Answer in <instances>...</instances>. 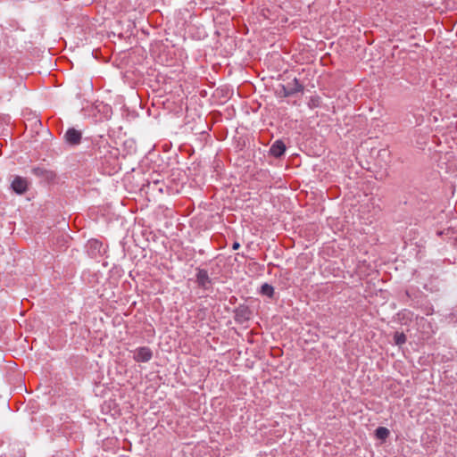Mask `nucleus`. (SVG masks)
Returning <instances> with one entry per match:
<instances>
[{"mask_svg": "<svg viewBox=\"0 0 457 457\" xmlns=\"http://www.w3.org/2000/svg\"><path fill=\"white\" fill-rule=\"evenodd\" d=\"M286 152V145L281 140H276L270 147L269 153L275 158L281 157Z\"/></svg>", "mask_w": 457, "mask_h": 457, "instance_id": "1a4fd4ad", "label": "nucleus"}, {"mask_svg": "<svg viewBox=\"0 0 457 457\" xmlns=\"http://www.w3.org/2000/svg\"><path fill=\"white\" fill-rule=\"evenodd\" d=\"M375 435L377 438L381 440H386L389 436V430L385 427H378L375 430Z\"/></svg>", "mask_w": 457, "mask_h": 457, "instance_id": "f8f14e48", "label": "nucleus"}, {"mask_svg": "<svg viewBox=\"0 0 457 457\" xmlns=\"http://www.w3.org/2000/svg\"><path fill=\"white\" fill-rule=\"evenodd\" d=\"M251 311L246 305H239L235 310V320L239 323H243L249 320L251 318Z\"/></svg>", "mask_w": 457, "mask_h": 457, "instance_id": "0eeeda50", "label": "nucleus"}, {"mask_svg": "<svg viewBox=\"0 0 457 457\" xmlns=\"http://www.w3.org/2000/svg\"><path fill=\"white\" fill-rule=\"evenodd\" d=\"M11 187L16 194L22 195L28 189V181L22 177L16 176L11 184Z\"/></svg>", "mask_w": 457, "mask_h": 457, "instance_id": "423d86ee", "label": "nucleus"}, {"mask_svg": "<svg viewBox=\"0 0 457 457\" xmlns=\"http://www.w3.org/2000/svg\"><path fill=\"white\" fill-rule=\"evenodd\" d=\"M102 247V242L98 241L97 239H91L87 243L88 253L92 256H96V254L100 253Z\"/></svg>", "mask_w": 457, "mask_h": 457, "instance_id": "9d476101", "label": "nucleus"}, {"mask_svg": "<svg viewBox=\"0 0 457 457\" xmlns=\"http://www.w3.org/2000/svg\"><path fill=\"white\" fill-rule=\"evenodd\" d=\"M260 293L262 295L268 296L269 298H273L275 291L274 287L271 285L264 283L261 287Z\"/></svg>", "mask_w": 457, "mask_h": 457, "instance_id": "9b49d317", "label": "nucleus"}, {"mask_svg": "<svg viewBox=\"0 0 457 457\" xmlns=\"http://www.w3.org/2000/svg\"><path fill=\"white\" fill-rule=\"evenodd\" d=\"M196 283L199 287L208 290L212 287V279L208 275V271L204 269H197Z\"/></svg>", "mask_w": 457, "mask_h": 457, "instance_id": "39448f33", "label": "nucleus"}, {"mask_svg": "<svg viewBox=\"0 0 457 457\" xmlns=\"http://www.w3.org/2000/svg\"><path fill=\"white\" fill-rule=\"evenodd\" d=\"M239 247H240V244L238 242L236 241L233 243V245H232L233 250H237V249H239Z\"/></svg>", "mask_w": 457, "mask_h": 457, "instance_id": "2eb2a0df", "label": "nucleus"}, {"mask_svg": "<svg viewBox=\"0 0 457 457\" xmlns=\"http://www.w3.org/2000/svg\"><path fill=\"white\" fill-rule=\"evenodd\" d=\"M303 85L298 79L295 78L292 82H289L287 85H280L278 95L282 97H288L297 93H303Z\"/></svg>", "mask_w": 457, "mask_h": 457, "instance_id": "f03ea898", "label": "nucleus"}, {"mask_svg": "<svg viewBox=\"0 0 457 457\" xmlns=\"http://www.w3.org/2000/svg\"><path fill=\"white\" fill-rule=\"evenodd\" d=\"M407 337L403 332H395L394 335V341L396 345H403L406 343Z\"/></svg>", "mask_w": 457, "mask_h": 457, "instance_id": "ddd939ff", "label": "nucleus"}, {"mask_svg": "<svg viewBox=\"0 0 457 457\" xmlns=\"http://www.w3.org/2000/svg\"><path fill=\"white\" fill-rule=\"evenodd\" d=\"M320 103L321 98L319 96L315 95L310 97L307 104L311 109H314L319 107L320 105Z\"/></svg>", "mask_w": 457, "mask_h": 457, "instance_id": "4468645a", "label": "nucleus"}, {"mask_svg": "<svg viewBox=\"0 0 457 457\" xmlns=\"http://www.w3.org/2000/svg\"><path fill=\"white\" fill-rule=\"evenodd\" d=\"M65 140L71 145H77L80 143L82 134L79 130L75 129L74 128L69 129L65 135Z\"/></svg>", "mask_w": 457, "mask_h": 457, "instance_id": "6e6552de", "label": "nucleus"}, {"mask_svg": "<svg viewBox=\"0 0 457 457\" xmlns=\"http://www.w3.org/2000/svg\"><path fill=\"white\" fill-rule=\"evenodd\" d=\"M94 154L96 158L104 160L106 163L112 164L116 162L119 150L112 147L107 140L101 138L96 145H95Z\"/></svg>", "mask_w": 457, "mask_h": 457, "instance_id": "f257e3e1", "label": "nucleus"}, {"mask_svg": "<svg viewBox=\"0 0 457 457\" xmlns=\"http://www.w3.org/2000/svg\"><path fill=\"white\" fill-rule=\"evenodd\" d=\"M32 174L46 182H52L55 179L56 174L54 171L46 169L43 166L34 167L31 170Z\"/></svg>", "mask_w": 457, "mask_h": 457, "instance_id": "20e7f679", "label": "nucleus"}, {"mask_svg": "<svg viewBox=\"0 0 457 457\" xmlns=\"http://www.w3.org/2000/svg\"><path fill=\"white\" fill-rule=\"evenodd\" d=\"M153 358V351L148 346H140L133 351V359L137 362H147Z\"/></svg>", "mask_w": 457, "mask_h": 457, "instance_id": "7ed1b4c3", "label": "nucleus"}]
</instances>
